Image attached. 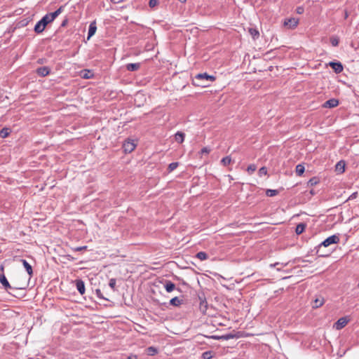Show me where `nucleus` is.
<instances>
[{
    "mask_svg": "<svg viewBox=\"0 0 359 359\" xmlns=\"http://www.w3.org/2000/svg\"><path fill=\"white\" fill-rule=\"evenodd\" d=\"M215 80V77L212 75H209L207 73L198 74L192 80V83L196 86L202 88L208 87L210 83Z\"/></svg>",
    "mask_w": 359,
    "mask_h": 359,
    "instance_id": "f257e3e1",
    "label": "nucleus"
},
{
    "mask_svg": "<svg viewBox=\"0 0 359 359\" xmlns=\"http://www.w3.org/2000/svg\"><path fill=\"white\" fill-rule=\"evenodd\" d=\"M340 239L338 235H332L325 239L317 247V254L320 257H326L328 256L329 254H325L320 252L321 248L323 247L327 248L332 244H337L339 242Z\"/></svg>",
    "mask_w": 359,
    "mask_h": 359,
    "instance_id": "f03ea898",
    "label": "nucleus"
},
{
    "mask_svg": "<svg viewBox=\"0 0 359 359\" xmlns=\"http://www.w3.org/2000/svg\"><path fill=\"white\" fill-rule=\"evenodd\" d=\"M53 22L49 13L46 14L39 21L36 22L34 30L36 33L40 34L43 32L46 27L50 22Z\"/></svg>",
    "mask_w": 359,
    "mask_h": 359,
    "instance_id": "7ed1b4c3",
    "label": "nucleus"
},
{
    "mask_svg": "<svg viewBox=\"0 0 359 359\" xmlns=\"http://www.w3.org/2000/svg\"><path fill=\"white\" fill-rule=\"evenodd\" d=\"M349 321L350 318L348 316L341 317L334 323L333 328H334L337 330H340L343 329Z\"/></svg>",
    "mask_w": 359,
    "mask_h": 359,
    "instance_id": "20e7f679",
    "label": "nucleus"
},
{
    "mask_svg": "<svg viewBox=\"0 0 359 359\" xmlns=\"http://www.w3.org/2000/svg\"><path fill=\"white\" fill-rule=\"evenodd\" d=\"M135 147L136 144L134 142V140L130 139L126 140L123 144V149L126 154L131 153L135 150Z\"/></svg>",
    "mask_w": 359,
    "mask_h": 359,
    "instance_id": "39448f33",
    "label": "nucleus"
},
{
    "mask_svg": "<svg viewBox=\"0 0 359 359\" xmlns=\"http://www.w3.org/2000/svg\"><path fill=\"white\" fill-rule=\"evenodd\" d=\"M284 26L287 27L290 29H294L299 24V20L294 18L285 19L284 21Z\"/></svg>",
    "mask_w": 359,
    "mask_h": 359,
    "instance_id": "423d86ee",
    "label": "nucleus"
},
{
    "mask_svg": "<svg viewBox=\"0 0 359 359\" xmlns=\"http://www.w3.org/2000/svg\"><path fill=\"white\" fill-rule=\"evenodd\" d=\"M212 337L218 340H229L235 338L237 339L239 337V335L236 334L228 333L220 336H212Z\"/></svg>",
    "mask_w": 359,
    "mask_h": 359,
    "instance_id": "0eeeda50",
    "label": "nucleus"
},
{
    "mask_svg": "<svg viewBox=\"0 0 359 359\" xmlns=\"http://www.w3.org/2000/svg\"><path fill=\"white\" fill-rule=\"evenodd\" d=\"M329 65L337 74L341 73L344 69L343 65L340 62H330Z\"/></svg>",
    "mask_w": 359,
    "mask_h": 359,
    "instance_id": "6e6552de",
    "label": "nucleus"
},
{
    "mask_svg": "<svg viewBox=\"0 0 359 359\" xmlns=\"http://www.w3.org/2000/svg\"><path fill=\"white\" fill-rule=\"evenodd\" d=\"M339 100L335 98H332L324 102L323 107L325 108H334L339 105Z\"/></svg>",
    "mask_w": 359,
    "mask_h": 359,
    "instance_id": "1a4fd4ad",
    "label": "nucleus"
},
{
    "mask_svg": "<svg viewBox=\"0 0 359 359\" xmlns=\"http://www.w3.org/2000/svg\"><path fill=\"white\" fill-rule=\"evenodd\" d=\"M324 297L321 296L316 297V299L312 302V307L313 309H318L322 306L325 303Z\"/></svg>",
    "mask_w": 359,
    "mask_h": 359,
    "instance_id": "9d476101",
    "label": "nucleus"
},
{
    "mask_svg": "<svg viewBox=\"0 0 359 359\" xmlns=\"http://www.w3.org/2000/svg\"><path fill=\"white\" fill-rule=\"evenodd\" d=\"M75 285L77 290L81 294H83L85 293V283L81 279H76L75 280Z\"/></svg>",
    "mask_w": 359,
    "mask_h": 359,
    "instance_id": "9b49d317",
    "label": "nucleus"
},
{
    "mask_svg": "<svg viewBox=\"0 0 359 359\" xmlns=\"http://www.w3.org/2000/svg\"><path fill=\"white\" fill-rule=\"evenodd\" d=\"M97 25L95 20L90 22L88 32V39H90L96 32Z\"/></svg>",
    "mask_w": 359,
    "mask_h": 359,
    "instance_id": "f8f14e48",
    "label": "nucleus"
},
{
    "mask_svg": "<svg viewBox=\"0 0 359 359\" xmlns=\"http://www.w3.org/2000/svg\"><path fill=\"white\" fill-rule=\"evenodd\" d=\"M50 69L46 66L40 67L37 68L36 73L39 76H46L50 74Z\"/></svg>",
    "mask_w": 359,
    "mask_h": 359,
    "instance_id": "ddd939ff",
    "label": "nucleus"
},
{
    "mask_svg": "<svg viewBox=\"0 0 359 359\" xmlns=\"http://www.w3.org/2000/svg\"><path fill=\"white\" fill-rule=\"evenodd\" d=\"M0 283L4 286V289L8 290V289L11 288V286L8 281L6 277L5 276L4 273L0 274Z\"/></svg>",
    "mask_w": 359,
    "mask_h": 359,
    "instance_id": "4468645a",
    "label": "nucleus"
},
{
    "mask_svg": "<svg viewBox=\"0 0 359 359\" xmlns=\"http://www.w3.org/2000/svg\"><path fill=\"white\" fill-rule=\"evenodd\" d=\"M164 287L167 292H171L175 289L176 286L170 280H165L164 283Z\"/></svg>",
    "mask_w": 359,
    "mask_h": 359,
    "instance_id": "2eb2a0df",
    "label": "nucleus"
},
{
    "mask_svg": "<svg viewBox=\"0 0 359 359\" xmlns=\"http://www.w3.org/2000/svg\"><path fill=\"white\" fill-rule=\"evenodd\" d=\"M64 8V6H60L55 11L49 13V15H50L51 18L54 20L60 14L62 13Z\"/></svg>",
    "mask_w": 359,
    "mask_h": 359,
    "instance_id": "dca6fc26",
    "label": "nucleus"
},
{
    "mask_svg": "<svg viewBox=\"0 0 359 359\" xmlns=\"http://www.w3.org/2000/svg\"><path fill=\"white\" fill-rule=\"evenodd\" d=\"M21 262L26 269L27 273L32 276L33 274V270L32 266L25 260V259H21Z\"/></svg>",
    "mask_w": 359,
    "mask_h": 359,
    "instance_id": "f3484780",
    "label": "nucleus"
},
{
    "mask_svg": "<svg viewBox=\"0 0 359 359\" xmlns=\"http://www.w3.org/2000/svg\"><path fill=\"white\" fill-rule=\"evenodd\" d=\"M336 171L343 173L345 171V163L343 161H339L335 165Z\"/></svg>",
    "mask_w": 359,
    "mask_h": 359,
    "instance_id": "a211bd4d",
    "label": "nucleus"
},
{
    "mask_svg": "<svg viewBox=\"0 0 359 359\" xmlns=\"http://www.w3.org/2000/svg\"><path fill=\"white\" fill-rule=\"evenodd\" d=\"M140 67V63H129L126 65V69L130 72H135L137 71Z\"/></svg>",
    "mask_w": 359,
    "mask_h": 359,
    "instance_id": "6ab92c4d",
    "label": "nucleus"
},
{
    "mask_svg": "<svg viewBox=\"0 0 359 359\" xmlns=\"http://www.w3.org/2000/svg\"><path fill=\"white\" fill-rule=\"evenodd\" d=\"M185 134L182 132H177L175 135V141L178 143H182L184 140Z\"/></svg>",
    "mask_w": 359,
    "mask_h": 359,
    "instance_id": "aec40b11",
    "label": "nucleus"
},
{
    "mask_svg": "<svg viewBox=\"0 0 359 359\" xmlns=\"http://www.w3.org/2000/svg\"><path fill=\"white\" fill-rule=\"evenodd\" d=\"M182 303V299L178 297H175L170 300V304L174 306H179Z\"/></svg>",
    "mask_w": 359,
    "mask_h": 359,
    "instance_id": "412c9836",
    "label": "nucleus"
},
{
    "mask_svg": "<svg viewBox=\"0 0 359 359\" xmlns=\"http://www.w3.org/2000/svg\"><path fill=\"white\" fill-rule=\"evenodd\" d=\"M320 182V180L318 177H313L311 178L307 182V187H313Z\"/></svg>",
    "mask_w": 359,
    "mask_h": 359,
    "instance_id": "4be33fe9",
    "label": "nucleus"
},
{
    "mask_svg": "<svg viewBox=\"0 0 359 359\" xmlns=\"http://www.w3.org/2000/svg\"><path fill=\"white\" fill-rule=\"evenodd\" d=\"M306 228V224L304 223H299L297 225L295 232L297 235H299L304 232Z\"/></svg>",
    "mask_w": 359,
    "mask_h": 359,
    "instance_id": "5701e85b",
    "label": "nucleus"
},
{
    "mask_svg": "<svg viewBox=\"0 0 359 359\" xmlns=\"http://www.w3.org/2000/svg\"><path fill=\"white\" fill-rule=\"evenodd\" d=\"M305 171V168L302 164H298L296 166L295 172L297 175L301 176Z\"/></svg>",
    "mask_w": 359,
    "mask_h": 359,
    "instance_id": "b1692460",
    "label": "nucleus"
},
{
    "mask_svg": "<svg viewBox=\"0 0 359 359\" xmlns=\"http://www.w3.org/2000/svg\"><path fill=\"white\" fill-rule=\"evenodd\" d=\"M196 257L201 261H204L208 258V255H207L206 252L201 251L196 254Z\"/></svg>",
    "mask_w": 359,
    "mask_h": 359,
    "instance_id": "393cba45",
    "label": "nucleus"
},
{
    "mask_svg": "<svg viewBox=\"0 0 359 359\" xmlns=\"http://www.w3.org/2000/svg\"><path fill=\"white\" fill-rule=\"evenodd\" d=\"M10 134V129L7 128H4L0 131V137L2 138L7 137Z\"/></svg>",
    "mask_w": 359,
    "mask_h": 359,
    "instance_id": "a878e982",
    "label": "nucleus"
},
{
    "mask_svg": "<svg viewBox=\"0 0 359 359\" xmlns=\"http://www.w3.org/2000/svg\"><path fill=\"white\" fill-rule=\"evenodd\" d=\"M147 353L149 355H154L158 353V350L154 346H149L147 348Z\"/></svg>",
    "mask_w": 359,
    "mask_h": 359,
    "instance_id": "bb28decb",
    "label": "nucleus"
},
{
    "mask_svg": "<svg viewBox=\"0 0 359 359\" xmlns=\"http://www.w3.org/2000/svg\"><path fill=\"white\" fill-rule=\"evenodd\" d=\"M249 32L254 39L258 38L259 36V32L256 29L250 28Z\"/></svg>",
    "mask_w": 359,
    "mask_h": 359,
    "instance_id": "cd10ccee",
    "label": "nucleus"
},
{
    "mask_svg": "<svg viewBox=\"0 0 359 359\" xmlns=\"http://www.w3.org/2000/svg\"><path fill=\"white\" fill-rule=\"evenodd\" d=\"M179 165L178 162H172L168 165V172H172L174 170H175Z\"/></svg>",
    "mask_w": 359,
    "mask_h": 359,
    "instance_id": "c85d7f7f",
    "label": "nucleus"
},
{
    "mask_svg": "<svg viewBox=\"0 0 359 359\" xmlns=\"http://www.w3.org/2000/svg\"><path fill=\"white\" fill-rule=\"evenodd\" d=\"M278 191L276 189H267L266 194L267 196L273 197L278 194Z\"/></svg>",
    "mask_w": 359,
    "mask_h": 359,
    "instance_id": "c756f323",
    "label": "nucleus"
},
{
    "mask_svg": "<svg viewBox=\"0 0 359 359\" xmlns=\"http://www.w3.org/2000/svg\"><path fill=\"white\" fill-rule=\"evenodd\" d=\"M212 358V352L211 351H205L202 353L203 359H211Z\"/></svg>",
    "mask_w": 359,
    "mask_h": 359,
    "instance_id": "7c9ffc66",
    "label": "nucleus"
},
{
    "mask_svg": "<svg viewBox=\"0 0 359 359\" xmlns=\"http://www.w3.org/2000/svg\"><path fill=\"white\" fill-rule=\"evenodd\" d=\"M231 157L229 156H226V157H224L222 161H221V163L224 165H228L231 163Z\"/></svg>",
    "mask_w": 359,
    "mask_h": 359,
    "instance_id": "2f4dec72",
    "label": "nucleus"
},
{
    "mask_svg": "<svg viewBox=\"0 0 359 359\" xmlns=\"http://www.w3.org/2000/svg\"><path fill=\"white\" fill-rule=\"evenodd\" d=\"M257 169V166L255 164H250L247 168V171L249 174H252Z\"/></svg>",
    "mask_w": 359,
    "mask_h": 359,
    "instance_id": "473e14b6",
    "label": "nucleus"
},
{
    "mask_svg": "<svg viewBox=\"0 0 359 359\" xmlns=\"http://www.w3.org/2000/svg\"><path fill=\"white\" fill-rule=\"evenodd\" d=\"M258 174H259V177H262L264 175H267V169H266V167L260 168L259 171H258Z\"/></svg>",
    "mask_w": 359,
    "mask_h": 359,
    "instance_id": "72a5a7b5",
    "label": "nucleus"
},
{
    "mask_svg": "<svg viewBox=\"0 0 359 359\" xmlns=\"http://www.w3.org/2000/svg\"><path fill=\"white\" fill-rule=\"evenodd\" d=\"M330 42H331V44L333 46H337L339 45V40L337 37L336 36H332L331 39H330Z\"/></svg>",
    "mask_w": 359,
    "mask_h": 359,
    "instance_id": "f704fd0d",
    "label": "nucleus"
},
{
    "mask_svg": "<svg viewBox=\"0 0 359 359\" xmlns=\"http://www.w3.org/2000/svg\"><path fill=\"white\" fill-rule=\"evenodd\" d=\"M116 280L115 278H111L109 282V287L113 290H115Z\"/></svg>",
    "mask_w": 359,
    "mask_h": 359,
    "instance_id": "c9c22d12",
    "label": "nucleus"
},
{
    "mask_svg": "<svg viewBox=\"0 0 359 359\" xmlns=\"http://www.w3.org/2000/svg\"><path fill=\"white\" fill-rule=\"evenodd\" d=\"M210 151V149H208V147H203V149H201V151H200V154H208Z\"/></svg>",
    "mask_w": 359,
    "mask_h": 359,
    "instance_id": "e433bc0d",
    "label": "nucleus"
},
{
    "mask_svg": "<svg viewBox=\"0 0 359 359\" xmlns=\"http://www.w3.org/2000/svg\"><path fill=\"white\" fill-rule=\"evenodd\" d=\"M358 192L355 191V192H353L352 194H351L349 196V197L348 198L347 201H351V200H353L355 198H356L358 197Z\"/></svg>",
    "mask_w": 359,
    "mask_h": 359,
    "instance_id": "4c0bfd02",
    "label": "nucleus"
},
{
    "mask_svg": "<svg viewBox=\"0 0 359 359\" xmlns=\"http://www.w3.org/2000/svg\"><path fill=\"white\" fill-rule=\"evenodd\" d=\"M96 295L97 297L99 298V299H106L103 295H102V293L101 292L100 290L97 289L96 290Z\"/></svg>",
    "mask_w": 359,
    "mask_h": 359,
    "instance_id": "58836bf2",
    "label": "nucleus"
},
{
    "mask_svg": "<svg viewBox=\"0 0 359 359\" xmlns=\"http://www.w3.org/2000/svg\"><path fill=\"white\" fill-rule=\"evenodd\" d=\"M158 4L157 0H149V5L151 8L156 6Z\"/></svg>",
    "mask_w": 359,
    "mask_h": 359,
    "instance_id": "ea45409f",
    "label": "nucleus"
},
{
    "mask_svg": "<svg viewBox=\"0 0 359 359\" xmlns=\"http://www.w3.org/2000/svg\"><path fill=\"white\" fill-rule=\"evenodd\" d=\"M304 11V8L303 6H298L296 9V12L298 14H302Z\"/></svg>",
    "mask_w": 359,
    "mask_h": 359,
    "instance_id": "a19ab883",
    "label": "nucleus"
},
{
    "mask_svg": "<svg viewBox=\"0 0 359 359\" xmlns=\"http://www.w3.org/2000/svg\"><path fill=\"white\" fill-rule=\"evenodd\" d=\"M86 248H87V246L84 245V246L76 247V248H74V250L76 252H79V251H81L83 250H86Z\"/></svg>",
    "mask_w": 359,
    "mask_h": 359,
    "instance_id": "79ce46f5",
    "label": "nucleus"
},
{
    "mask_svg": "<svg viewBox=\"0 0 359 359\" xmlns=\"http://www.w3.org/2000/svg\"><path fill=\"white\" fill-rule=\"evenodd\" d=\"M67 22H68L67 19L64 20L62 22L61 26H62V27H65V26H66V25L67 24Z\"/></svg>",
    "mask_w": 359,
    "mask_h": 359,
    "instance_id": "37998d69",
    "label": "nucleus"
},
{
    "mask_svg": "<svg viewBox=\"0 0 359 359\" xmlns=\"http://www.w3.org/2000/svg\"><path fill=\"white\" fill-rule=\"evenodd\" d=\"M310 194H311V195H312V196H313V195H315V194H316V192H315V191H314L313 189H311V190L310 191Z\"/></svg>",
    "mask_w": 359,
    "mask_h": 359,
    "instance_id": "c03bdc74",
    "label": "nucleus"
},
{
    "mask_svg": "<svg viewBox=\"0 0 359 359\" xmlns=\"http://www.w3.org/2000/svg\"><path fill=\"white\" fill-rule=\"evenodd\" d=\"M277 265H279V263L277 262V263H275L274 264H271L270 266L271 267H273V266H276Z\"/></svg>",
    "mask_w": 359,
    "mask_h": 359,
    "instance_id": "a18cd8bd",
    "label": "nucleus"
},
{
    "mask_svg": "<svg viewBox=\"0 0 359 359\" xmlns=\"http://www.w3.org/2000/svg\"><path fill=\"white\" fill-rule=\"evenodd\" d=\"M136 358H137V357H136L135 355V356H129V357L128 358V359H136Z\"/></svg>",
    "mask_w": 359,
    "mask_h": 359,
    "instance_id": "49530a36",
    "label": "nucleus"
},
{
    "mask_svg": "<svg viewBox=\"0 0 359 359\" xmlns=\"http://www.w3.org/2000/svg\"><path fill=\"white\" fill-rule=\"evenodd\" d=\"M179 1H180L181 3H185L187 1V0H178Z\"/></svg>",
    "mask_w": 359,
    "mask_h": 359,
    "instance_id": "de8ad7c7",
    "label": "nucleus"
},
{
    "mask_svg": "<svg viewBox=\"0 0 359 359\" xmlns=\"http://www.w3.org/2000/svg\"><path fill=\"white\" fill-rule=\"evenodd\" d=\"M348 13H347V12H346V13H345V18H348Z\"/></svg>",
    "mask_w": 359,
    "mask_h": 359,
    "instance_id": "09e8293b",
    "label": "nucleus"
},
{
    "mask_svg": "<svg viewBox=\"0 0 359 359\" xmlns=\"http://www.w3.org/2000/svg\"><path fill=\"white\" fill-rule=\"evenodd\" d=\"M0 270H1V271H3V270H4V267H3V266H0Z\"/></svg>",
    "mask_w": 359,
    "mask_h": 359,
    "instance_id": "8fccbe9b",
    "label": "nucleus"
},
{
    "mask_svg": "<svg viewBox=\"0 0 359 359\" xmlns=\"http://www.w3.org/2000/svg\"><path fill=\"white\" fill-rule=\"evenodd\" d=\"M83 77H84V78H86V79L89 78V77L87 76V74H85Z\"/></svg>",
    "mask_w": 359,
    "mask_h": 359,
    "instance_id": "3c124183",
    "label": "nucleus"
}]
</instances>
